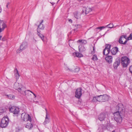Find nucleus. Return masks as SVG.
I'll use <instances>...</instances> for the list:
<instances>
[{"mask_svg": "<svg viewBox=\"0 0 132 132\" xmlns=\"http://www.w3.org/2000/svg\"><path fill=\"white\" fill-rule=\"evenodd\" d=\"M118 111L113 113L114 119L118 123H120L122 121L121 116L124 112V108L123 105L121 104H118L117 106Z\"/></svg>", "mask_w": 132, "mask_h": 132, "instance_id": "f257e3e1", "label": "nucleus"}, {"mask_svg": "<svg viewBox=\"0 0 132 132\" xmlns=\"http://www.w3.org/2000/svg\"><path fill=\"white\" fill-rule=\"evenodd\" d=\"M109 99V97L106 95H97L93 97V102L99 101L102 102L108 101Z\"/></svg>", "mask_w": 132, "mask_h": 132, "instance_id": "f03ea898", "label": "nucleus"}, {"mask_svg": "<svg viewBox=\"0 0 132 132\" xmlns=\"http://www.w3.org/2000/svg\"><path fill=\"white\" fill-rule=\"evenodd\" d=\"M14 88L21 94L24 93V91L25 90V87L21 84L15 82L14 85Z\"/></svg>", "mask_w": 132, "mask_h": 132, "instance_id": "7ed1b4c3", "label": "nucleus"}, {"mask_svg": "<svg viewBox=\"0 0 132 132\" xmlns=\"http://www.w3.org/2000/svg\"><path fill=\"white\" fill-rule=\"evenodd\" d=\"M9 119L7 117H4L1 120V127L5 128L6 127L9 123Z\"/></svg>", "mask_w": 132, "mask_h": 132, "instance_id": "20e7f679", "label": "nucleus"}, {"mask_svg": "<svg viewBox=\"0 0 132 132\" xmlns=\"http://www.w3.org/2000/svg\"><path fill=\"white\" fill-rule=\"evenodd\" d=\"M121 64L123 67H126L129 63V59L126 56H124L121 58Z\"/></svg>", "mask_w": 132, "mask_h": 132, "instance_id": "39448f33", "label": "nucleus"}, {"mask_svg": "<svg viewBox=\"0 0 132 132\" xmlns=\"http://www.w3.org/2000/svg\"><path fill=\"white\" fill-rule=\"evenodd\" d=\"M128 40V37L126 35H122L120 37L118 40L119 43L125 45L127 43Z\"/></svg>", "mask_w": 132, "mask_h": 132, "instance_id": "423d86ee", "label": "nucleus"}, {"mask_svg": "<svg viewBox=\"0 0 132 132\" xmlns=\"http://www.w3.org/2000/svg\"><path fill=\"white\" fill-rule=\"evenodd\" d=\"M9 111L10 112L13 113L15 116H18L19 112V108L14 106H12L9 109Z\"/></svg>", "mask_w": 132, "mask_h": 132, "instance_id": "0eeeda50", "label": "nucleus"}, {"mask_svg": "<svg viewBox=\"0 0 132 132\" xmlns=\"http://www.w3.org/2000/svg\"><path fill=\"white\" fill-rule=\"evenodd\" d=\"M21 118L25 121H31V117L28 114L24 113L21 114Z\"/></svg>", "mask_w": 132, "mask_h": 132, "instance_id": "6e6552de", "label": "nucleus"}, {"mask_svg": "<svg viewBox=\"0 0 132 132\" xmlns=\"http://www.w3.org/2000/svg\"><path fill=\"white\" fill-rule=\"evenodd\" d=\"M27 43L26 42H23L22 44L20 46V48L17 50V53H19L22 50L25 49L27 47Z\"/></svg>", "mask_w": 132, "mask_h": 132, "instance_id": "1a4fd4ad", "label": "nucleus"}, {"mask_svg": "<svg viewBox=\"0 0 132 132\" xmlns=\"http://www.w3.org/2000/svg\"><path fill=\"white\" fill-rule=\"evenodd\" d=\"M82 89L81 88H78L75 92V97L78 98H80L82 94Z\"/></svg>", "mask_w": 132, "mask_h": 132, "instance_id": "9d476101", "label": "nucleus"}, {"mask_svg": "<svg viewBox=\"0 0 132 132\" xmlns=\"http://www.w3.org/2000/svg\"><path fill=\"white\" fill-rule=\"evenodd\" d=\"M24 90V93H21V94H22L23 95L26 96L27 97H29L31 95V94L30 93V92L32 93L35 96V97H36V95L35 94H34L32 91H30V90H26V88H25V90Z\"/></svg>", "mask_w": 132, "mask_h": 132, "instance_id": "9b49d317", "label": "nucleus"}, {"mask_svg": "<svg viewBox=\"0 0 132 132\" xmlns=\"http://www.w3.org/2000/svg\"><path fill=\"white\" fill-rule=\"evenodd\" d=\"M6 27V25L4 21L0 20V32L3 31Z\"/></svg>", "mask_w": 132, "mask_h": 132, "instance_id": "f8f14e48", "label": "nucleus"}, {"mask_svg": "<svg viewBox=\"0 0 132 132\" xmlns=\"http://www.w3.org/2000/svg\"><path fill=\"white\" fill-rule=\"evenodd\" d=\"M107 115V114L104 113H101L98 116V119L101 121H103L106 118Z\"/></svg>", "mask_w": 132, "mask_h": 132, "instance_id": "ddd939ff", "label": "nucleus"}, {"mask_svg": "<svg viewBox=\"0 0 132 132\" xmlns=\"http://www.w3.org/2000/svg\"><path fill=\"white\" fill-rule=\"evenodd\" d=\"M46 111V117L43 123V124L45 125L46 124L50 122L49 116H48V112L46 109H45Z\"/></svg>", "mask_w": 132, "mask_h": 132, "instance_id": "4468645a", "label": "nucleus"}, {"mask_svg": "<svg viewBox=\"0 0 132 132\" xmlns=\"http://www.w3.org/2000/svg\"><path fill=\"white\" fill-rule=\"evenodd\" d=\"M43 22V20H42L41 22L40 23V24L38 26V28L37 29V32L39 31V29L41 30H43L45 28V26L42 24V23Z\"/></svg>", "mask_w": 132, "mask_h": 132, "instance_id": "2eb2a0df", "label": "nucleus"}, {"mask_svg": "<svg viewBox=\"0 0 132 132\" xmlns=\"http://www.w3.org/2000/svg\"><path fill=\"white\" fill-rule=\"evenodd\" d=\"M73 15L77 19H80L81 18V13L78 12H74Z\"/></svg>", "mask_w": 132, "mask_h": 132, "instance_id": "dca6fc26", "label": "nucleus"}, {"mask_svg": "<svg viewBox=\"0 0 132 132\" xmlns=\"http://www.w3.org/2000/svg\"><path fill=\"white\" fill-rule=\"evenodd\" d=\"M106 62L109 63H111L112 61V57L111 56H108L105 58Z\"/></svg>", "mask_w": 132, "mask_h": 132, "instance_id": "f3484780", "label": "nucleus"}, {"mask_svg": "<svg viewBox=\"0 0 132 132\" xmlns=\"http://www.w3.org/2000/svg\"><path fill=\"white\" fill-rule=\"evenodd\" d=\"M31 121H29V122L27 123L26 124L25 127L29 129L30 130L33 127V125L31 122Z\"/></svg>", "mask_w": 132, "mask_h": 132, "instance_id": "a211bd4d", "label": "nucleus"}, {"mask_svg": "<svg viewBox=\"0 0 132 132\" xmlns=\"http://www.w3.org/2000/svg\"><path fill=\"white\" fill-rule=\"evenodd\" d=\"M118 51V48L116 47L112 48L111 51L112 54L113 55L116 54Z\"/></svg>", "mask_w": 132, "mask_h": 132, "instance_id": "6ab92c4d", "label": "nucleus"}, {"mask_svg": "<svg viewBox=\"0 0 132 132\" xmlns=\"http://www.w3.org/2000/svg\"><path fill=\"white\" fill-rule=\"evenodd\" d=\"M85 15L88 14L89 13L91 12L92 11V9L90 8L87 7L86 8L85 7Z\"/></svg>", "mask_w": 132, "mask_h": 132, "instance_id": "aec40b11", "label": "nucleus"}, {"mask_svg": "<svg viewBox=\"0 0 132 132\" xmlns=\"http://www.w3.org/2000/svg\"><path fill=\"white\" fill-rule=\"evenodd\" d=\"M120 63V61H115L113 64V66L115 69H117Z\"/></svg>", "mask_w": 132, "mask_h": 132, "instance_id": "412c9836", "label": "nucleus"}, {"mask_svg": "<svg viewBox=\"0 0 132 132\" xmlns=\"http://www.w3.org/2000/svg\"><path fill=\"white\" fill-rule=\"evenodd\" d=\"M110 52V50H107L106 48H105L103 50V54L104 55H107L109 54Z\"/></svg>", "mask_w": 132, "mask_h": 132, "instance_id": "4be33fe9", "label": "nucleus"}, {"mask_svg": "<svg viewBox=\"0 0 132 132\" xmlns=\"http://www.w3.org/2000/svg\"><path fill=\"white\" fill-rule=\"evenodd\" d=\"M5 96H6L7 97L10 99H14L15 97V96L12 95H6Z\"/></svg>", "mask_w": 132, "mask_h": 132, "instance_id": "5701e85b", "label": "nucleus"}, {"mask_svg": "<svg viewBox=\"0 0 132 132\" xmlns=\"http://www.w3.org/2000/svg\"><path fill=\"white\" fill-rule=\"evenodd\" d=\"M37 35H38L39 37L41 38L42 40L43 41H44V36L42 34H41L40 33V32L39 31H38L37 32Z\"/></svg>", "mask_w": 132, "mask_h": 132, "instance_id": "b1692460", "label": "nucleus"}, {"mask_svg": "<svg viewBox=\"0 0 132 132\" xmlns=\"http://www.w3.org/2000/svg\"><path fill=\"white\" fill-rule=\"evenodd\" d=\"M80 43H81L83 45H85L87 44V42L86 40L84 39H79L77 42Z\"/></svg>", "mask_w": 132, "mask_h": 132, "instance_id": "393cba45", "label": "nucleus"}, {"mask_svg": "<svg viewBox=\"0 0 132 132\" xmlns=\"http://www.w3.org/2000/svg\"><path fill=\"white\" fill-rule=\"evenodd\" d=\"M6 110V109L5 108H0V114L4 113L5 112Z\"/></svg>", "mask_w": 132, "mask_h": 132, "instance_id": "a878e982", "label": "nucleus"}, {"mask_svg": "<svg viewBox=\"0 0 132 132\" xmlns=\"http://www.w3.org/2000/svg\"><path fill=\"white\" fill-rule=\"evenodd\" d=\"M15 70V71H16V73L15 74V76L16 77V79L18 78L20 76L18 71L16 69Z\"/></svg>", "mask_w": 132, "mask_h": 132, "instance_id": "bb28decb", "label": "nucleus"}, {"mask_svg": "<svg viewBox=\"0 0 132 132\" xmlns=\"http://www.w3.org/2000/svg\"><path fill=\"white\" fill-rule=\"evenodd\" d=\"M79 50L80 52L84 51L86 50L85 48L83 46H81L80 47V46H79Z\"/></svg>", "mask_w": 132, "mask_h": 132, "instance_id": "cd10ccee", "label": "nucleus"}, {"mask_svg": "<svg viewBox=\"0 0 132 132\" xmlns=\"http://www.w3.org/2000/svg\"><path fill=\"white\" fill-rule=\"evenodd\" d=\"M105 28V27L104 26H102L100 27H98L96 28H95V29L96 30V31H98L97 29H100V31L102 29L104 28Z\"/></svg>", "mask_w": 132, "mask_h": 132, "instance_id": "c85d7f7f", "label": "nucleus"}, {"mask_svg": "<svg viewBox=\"0 0 132 132\" xmlns=\"http://www.w3.org/2000/svg\"><path fill=\"white\" fill-rule=\"evenodd\" d=\"M76 56L78 57H80L83 56V55L79 52H76Z\"/></svg>", "mask_w": 132, "mask_h": 132, "instance_id": "c756f323", "label": "nucleus"}, {"mask_svg": "<svg viewBox=\"0 0 132 132\" xmlns=\"http://www.w3.org/2000/svg\"><path fill=\"white\" fill-rule=\"evenodd\" d=\"M92 59L94 61H96L97 60V56L96 55H94L92 57Z\"/></svg>", "mask_w": 132, "mask_h": 132, "instance_id": "7c9ffc66", "label": "nucleus"}, {"mask_svg": "<svg viewBox=\"0 0 132 132\" xmlns=\"http://www.w3.org/2000/svg\"><path fill=\"white\" fill-rule=\"evenodd\" d=\"M75 27H76V29H73L72 30V31H76V29H77L78 28H79L81 27V26L79 24H77L76 25Z\"/></svg>", "mask_w": 132, "mask_h": 132, "instance_id": "2f4dec72", "label": "nucleus"}, {"mask_svg": "<svg viewBox=\"0 0 132 132\" xmlns=\"http://www.w3.org/2000/svg\"><path fill=\"white\" fill-rule=\"evenodd\" d=\"M113 25L112 23H110L108 25L106 26L105 27H108L109 28H112L113 27Z\"/></svg>", "mask_w": 132, "mask_h": 132, "instance_id": "473e14b6", "label": "nucleus"}, {"mask_svg": "<svg viewBox=\"0 0 132 132\" xmlns=\"http://www.w3.org/2000/svg\"><path fill=\"white\" fill-rule=\"evenodd\" d=\"M111 47V45L109 44H107L106 45L105 48H106L107 50H110V49Z\"/></svg>", "mask_w": 132, "mask_h": 132, "instance_id": "72a5a7b5", "label": "nucleus"}, {"mask_svg": "<svg viewBox=\"0 0 132 132\" xmlns=\"http://www.w3.org/2000/svg\"><path fill=\"white\" fill-rule=\"evenodd\" d=\"M80 70V68L78 67H77L75 69L74 72H77L79 71Z\"/></svg>", "mask_w": 132, "mask_h": 132, "instance_id": "f704fd0d", "label": "nucleus"}, {"mask_svg": "<svg viewBox=\"0 0 132 132\" xmlns=\"http://www.w3.org/2000/svg\"><path fill=\"white\" fill-rule=\"evenodd\" d=\"M132 39V33H131L128 37V40H129Z\"/></svg>", "mask_w": 132, "mask_h": 132, "instance_id": "c9c22d12", "label": "nucleus"}, {"mask_svg": "<svg viewBox=\"0 0 132 132\" xmlns=\"http://www.w3.org/2000/svg\"><path fill=\"white\" fill-rule=\"evenodd\" d=\"M85 7H83L82 10L81 11V13L82 14H85Z\"/></svg>", "mask_w": 132, "mask_h": 132, "instance_id": "e433bc0d", "label": "nucleus"}, {"mask_svg": "<svg viewBox=\"0 0 132 132\" xmlns=\"http://www.w3.org/2000/svg\"><path fill=\"white\" fill-rule=\"evenodd\" d=\"M129 69L130 71L132 74V65L129 67Z\"/></svg>", "mask_w": 132, "mask_h": 132, "instance_id": "4c0bfd02", "label": "nucleus"}, {"mask_svg": "<svg viewBox=\"0 0 132 132\" xmlns=\"http://www.w3.org/2000/svg\"><path fill=\"white\" fill-rule=\"evenodd\" d=\"M93 51H92L91 52V54H93L95 53V47L94 46H93Z\"/></svg>", "mask_w": 132, "mask_h": 132, "instance_id": "58836bf2", "label": "nucleus"}, {"mask_svg": "<svg viewBox=\"0 0 132 132\" xmlns=\"http://www.w3.org/2000/svg\"><path fill=\"white\" fill-rule=\"evenodd\" d=\"M72 55L74 57H75L76 56V52L73 53Z\"/></svg>", "mask_w": 132, "mask_h": 132, "instance_id": "ea45409f", "label": "nucleus"}, {"mask_svg": "<svg viewBox=\"0 0 132 132\" xmlns=\"http://www.w3.org/2000/svg\"><path fill=\"white\" fill-rule=\"evenodd\" d=\"M69 21L70 22H71V23H72V20H71V19H69Z\"/></svg>", "mask_w": 132, "mask_h": 132, "instance_id": "a19ab883", "label": "nucleus"}, {"mask_svg": "<svg viewBox=\"0 0 132 132\" xmlns=\"http://www.w3.org/2000/svg\"><path fill=\"white\" fill-rule=\"evenodd\" d=\"M50 3L52 4V5H53L55 3H51V2H50Z\"/></svg>", "mask_w": 132, "mask_h": 132, "instance_id": "79ce46f5", "label": "nucleus"}, {"mask_svg": "<svg viewBox=\"0 0 132 132\" xmlns=\"http://www.w3.org/2000/svg\"><path fill=\"white\" fill-rule=\"evenodd\" d=\"M2 9L1 7H0V13L2 12Z\"/></svg>", "mask_w": 132, "mask_h": 132, "instance_id": "37998d69", "label": "nucleus"}, {"mask_svg": "<svg viewBox=\"0 0 132 132\" xmlns=\"http://www.w3.org/2000/svg\"><path fill=\"white\" fill-rule=\"evenodd\" d=\"M10 3L9 2H8L7 3V5H9L10 4Z\"/></svg>", "mask_w": 132, "mask_h": 132, "instance_id": "c03bdc74", "label": "nucleus"}, {"mask_svg": "<svg viewBox=\"0 0 132 132\" xmlns=\"http://www.w3.org/2000/svg\"><path fill=\"white\" fill-rule=\"evenodd\" d=\"M8 5H7L6 6V7L7 8H8Z\"/></svg>", "mask_w": 132, "mask_h": 132, "instance_id": "a18cd8bd", "label": "nucleus"}, {"mask_svg": "<svg viewBox=\"0 0 132 132\" xmlns=\"http://www.w3.org/2000/svg\"><path fill=\"white\" fill-rule=\"evenodd\" d=\"M2 36H1L0 35V40L1 39V38L2 37Z\"/></svg>", "mask_w": 132, "mask_h": 132, "instance_id": "49530a36", "label": "nucleus"}, {"mask_svg": "<svg viewBox=\"0 0 132 132\" xmlns=\"http://www.w3.org/2000/svg\"><path fill=\"white\" fill-rule=\"evenodd\" d=\"M112 132H115V130H113Z\"/></svg>", "mask_w": 132, "mask_h": 132, "instance_id": "de8ad7c7", "label": "nucleus"}, {"mask_svg": "<svg viewBox=\"0 0 132 132\" xmlns=\"http://www.w3.org/2000/svg\"><path fill=\"white\" fill-rule=\"evenodd\" d=\"M78 0V1H81L82 0Z\"/></svg>", "mask_w": 132, "mask_h": 132, "instance_id": "09e8293b", "label": "nucleus"}, {"mask_svg": "<svg viewBox=\"0 0 132 132\" xmlns=\"http://www.w3.org/2000/svg\"><path fill=\"white\" fill-rule=\"evenodd\" d=\"M60 0H58V1H59Z\"/></svg>", "mask_w": 132, "mask_h": 132, "instance_id": "8fccbe9b", "label": "nucleus"}]
</instances>
